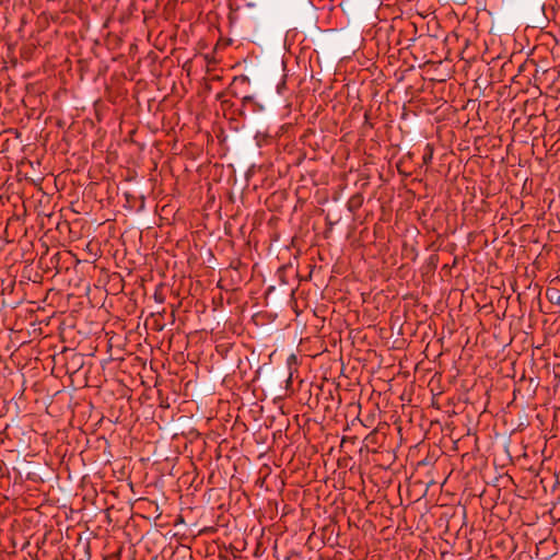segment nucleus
<instances>
[{"mask_svg": "<svg viewBox=\"0 0 560 560\" xmlns=\"http://www.w3.org/2000/svg\"><path fill=\"white\" fill-rule=\"evenodd\" d=\"M546 295L551 303L560 306V292L559 291H557L555 289H548L546 292Z\"/></svg>", "mask_w": 560, "mask_h": 560, "instance_id": "1", "label": "nucleus"}, {"mask_svg": "<svg viewBox=\"0 0 560 560\" xmlns=\"http://www.w3.org/2000/svg\"><path fill=\"white\" fill-rule=\"evenodd\" d=\"M432 158H433V149L430 147V144H427L425 152L422 156L423 163L424 164L431 163Z\"/></svg>", "mask_w": 560, "mask_h": 560, "instance_id": "2", "label": "nucleus"}]
</instances>
